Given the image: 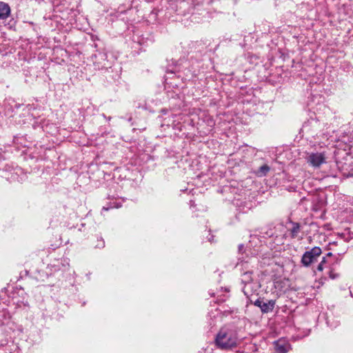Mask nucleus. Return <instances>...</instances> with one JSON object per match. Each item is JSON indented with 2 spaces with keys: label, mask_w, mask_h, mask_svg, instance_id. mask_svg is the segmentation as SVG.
<instances>
[{
  "label": "nucleus",
  "mask_w": 353,
  "mask_h": 353,
  "mask_svg": "<svg viewBox=\"0 0 353 353\" xmlns=\"http://www.w3.org/2000/svg\"><path fill=\"white\" fill-rule=\"evenodd\" d=\"M236 336L230 330H221L217 334L216 343L221 349H228L236 345Z\"/></svg>",
  "instance_id": "nucleus-1"
},
{
  "label": "nucleus",
  "mask_w": 353,
  "mask_h": 353,
  "mask_svg": "<svg viewBox=\"0 0 353 353\" xmlns=\"http://www.w3.org/2000/svg\"><path fill=\"white\" fill-rule=\"evenodd\" d=\"M326 159V154L324 152L308 153L306 158L307 162L314 168H319L321 167V165L325 163Z\"/></svg>",
  "instance_id": "nucleus-2"
},
{
  "label": "nucleus",
  "mask_w": 353,
  "mask_h": 353,
  "mask_svg": "<svg viewBox=\"0 0 353 353\" xmlns=\"http://www.w3.org/2000/svg\"><path fill=\"white\" fill-rule=\"evenodd\" d=\"M254 305L259 307L263 312H268L274 309L275 301L270 300L267 303H264L260 299H256L254 301Z\"/></svg>",
  "instance_id": "nucleus-3"
},
{
  "label": "nucleus",
  "mask_w": 353,
  "mask_h": 353,
  "mask_svg": "<svg viewBox=\"0 0 353 353\" xmlns=\"http://www.w3.org/2000/svg\"><path fill=\"white\" fill-rule=\"evenodd\" d=\"M10 8L8 4L0 1V19H4L9 17Z\"/></svg>",
  "instance_id": "nucleus-4"
},
{
  "label": "nucleus",
  "mask_w": 353,
  "mask_h": 353,
  "mask_svg": "<svg viewBox=\"0 0 353 353\" xmlns=\"http://www.w3.org/2000/svg\"><path fill=\"white\" fill-rule=\"evenodd\" d=\"M252 273L251 272H245L243 274L242 281L243 282L245 283V287H244V293L245 295L248 294V289L250 287V281L252 280Z\"/></svg>",
  "instance_id": "nucleus-5"
},
{
  "label": "nucleus",
  "mask_w": 353,
  "mask_h": 353,
  "mask_svg": "<svg viewBox=\"0 0 353 353\" xmlns=\"http://www.w3.org/2000/svg\"><path fill=\"white\" fill-rule=\"evenodd\" d=\"M316 260V259L314 258L308 251L303 254L301 261L305 266H308Z\"/></svg>",
  "instance_id": "nucleus-6"
},
{
  "label": "nucleus",
  "mask_w": 353,
  "mask_h": 353,
  "mask_svg": "<svg viewBox=\"0 0 353 353\" xmlns=\"http://www.w3.org/2000/svg\"><path fill=\"white\" fill-rule=\"evenodd\" d=\"M288 346L287 344L279 341L275 343L276 353H286L288 350Z\"/></svg>",
  "instance_id": "nucleus-7"
},
{
  "label": "nucleus",
  "mask_w": 353,
  "mask_h": 353,
  "mask_svg": "<svg viewBox=\"0 0 353 353\" xmlns=\"http://www.w3.org/2000/svg\"><path fill=\"white\" fill-rule=\"evenodd\" d=\"M309 252L316 259H317L321 254V250L319 247H314Z\"/></svg>",
  "instance_id": "nucleus-8"
},
{
  "label": "nucleus",
  "mask_w": 353,
  "mask_h": 353,
  "mask_svg": "<svg viewBox=\"0 0 353 353\" xmlns=\"http://www.w3.org/2000/svg\"><path fill=\"white\" fill-rule=\"evenodd\" d=\"M299 229H300V227H299V225L298 223H294L293 224V228H292V236L294 237L297 235V234L299 233Z\"/></svg>",
  "instance_id": "nucleus-9"
},
{
  "label": "nucleus",
  "mask_w": 353,
  "mask_h": 353,
  "mask_svg": "<svg viewBox=\"0 0 353 353\" xmlns=\"http://www.w3.org/2000/svg\"><path fill=\"white\" fill-rule=\"evenodd\" d=\"M325 261H326L325 258L323 257L321 262L319 264V265L317 267V270L319 271H323V270L324 269L323 264L325 263Z\"/></svg>",
  "instance_id": "nucleus-10"
},
{
  "label": "nucleus",
  "mask_w": 353,
  "mask_h": 353,
  "mask_svg": "<svg viewBox=\"0 0 353 353\" xmlns=\"http://www.w3.org/2000/svg\"><path fill=\"white\" fill-rule=\"evenodd\" d=\"M260 170L265 174L269 171V167L267 165H263L260 168Z\"/></svg>",
  "instance_id": "nucleus-11"
},
{
  "label": "nucleus",
  "mask_w": 353,
  "mask_h": 353,
  "mask_svg": "<svg viewBox=\"0 0 353 353\" xmlns=\"http://www.w3.org/2000/svg\"><path fill=\"white\" fill-rule=\"evenodd\" d=\"M329 275H330V277L332 279H334L338 277V274L336 273H334L332 270H331L329 273Z\"/></svg>",
  "instance_id": "nucleus-12"
},
{
  "label": "nucleus",
  "mask_w": 353,
  "mask_h": 353,
  "mask_svg": "<svg viewBox=\"0 0 353 353\" xmlns=\"http://www.w3.org/2000/svg\"><path fill=\"white\" fill-rule=\"evenodd\" d=\"M243 245H239V250H242V249H243Z\"/></svg>",
  "instance_id": "nucleus-13"
},
{
  "label": "nucleus",
  "mask_w": 353,
  "mask_h": 353,
  "mask_svg": "<svg viewBox=\"0 0 353 353\" xmlns=\"http://www.w3.org/2000/svg\"><path fill=\"white\" fill-rule=\"evenodd\" d=\"M327 255L328 256H332V253H331V252H329Z\"/></svg>",
  "instance_id": "nucleus-14"
},
{
  "label": "nucleus",
  "mask_w": 353,
  "mask_h": 353,
  "mask_svg": "<svg viewBox=\"0 0 353 353\" xmlns=\"http://www.w3.org/2000/svg\"><path fill=\"white\" fill-rule=\"evenodd\" d=\"M103 210H108V208H103Z\"/></svg>",
  "instance_id": "nucleus-15"
}]
</instances>
